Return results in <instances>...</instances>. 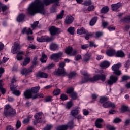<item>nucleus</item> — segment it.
Listing matches in <instances>:
<instances>
[{
	"label": "nucleus",
	"instance_id": "f257e3e1",
	"mask_svg": "<svg viewBox=\"0 0 130 130\" xmlns=\"http://www.w3.org/2000/svg\"><path fill=\"white\" fill-rule=\"evenodd\" d=\"M60 0H36L29 5L27 9V14L31 16H35L36 14L40 13L44 15L45 14V9L44 6H48L50 4L54 3V4L51 9L53 11L54 7H59V1Z\"/></svg>",
	"mask_w": 130,
	"mask_h": 130
},
{
	"label": "nucleus",
	"instance_id": "f03ea898",
	"mask_svg": "<svg viewBox=\"0 0 130 130\" xmlns=\"http://www.w3.org/2000/svg\"><path fill=\"white\" fill-rule=\"evenodd\" d=\"M81 74L83 76H85L84 78L82 79L80 82V84H84V83H87V82H95V81H99V80H101L102 82L105 81L106 79V77L105 75H96L93 78H90V75L88 74L86 71H81Z\"/></svg>",
	"mask_w": 130,
	"mask_h": 130
},
{
	"label": "nucleus",
	"instance_id": "7ed1b4c3",
	"mask_svg": "<svg viewBox=\"0 0 130 130\" xmlns=\"http://www.w3.org/2000/svg\"><path fill=\"white\" fill-rule=\"evenodd\" d=\"M3 114L6 117L14 116V115H16V110L12 108V106L8 104L5 107Z\"/></svg>",
	"mask_w": 130,
	"mask_h": 130
},
{
	"label": "nucleus",
	"instance_id": "20e7f679",
	"mask_svg": "<svg viewBox=\"0 0 130 130\" xmlns=\"http://www.w3.org/2000/svg\"><path fill=\"white\" fill-rule=\"evenodd\" d=\"M75 127V124H74V121H70L67 124L62 125L58 126L57 127V130H67L68 128L70 129H73Z\"/></svg>",
	"mask_w": 130,
	"mask_h": 130
},
{
	"label": "nucleus",
	"instance_id": "39448f33",
	"mask_svg": "<svg viewBox=\"0 0 130 130\" xmlns=\"http://www.w3.org/2000/svg\"><path fill=\"white\" fill-rule=\"evenodd\" d=\"M121 67V63H118L112 67V70L114 71L113 74L117 75V76H120L121 74V71L119 70V69Z\"/></svg>",
	"mask_w": 130,
	"mask_h": 130
},
{
	"label": "nucleus",
	"instance_id": "423d86ee",
	"mask_svg": "<svg viewBox=\"0 0 130 130\" xmlns=\"http://www.w3.org/2000/svg\"><path fill=\"white\" fill-rule=\"evenodd\" d=\"M37 40L38 42H50L53 40V38L52 37L49 38L47 36H43L41 37H37Z\"/></svg>",
	"mask_w": 130,
	"mask_h": 130
},
{
	"label": "nucleus",
	"instance_id": "0eeeda50",
	"mask_svg": "<svg viewBox=\"0 0 130 130\" xmlns=\"http://www.w3.org/2000/svg\"><path fill=\"white\" fill-rule=\"evenodd\" d=\"M23 96L25 99H36V95H33L30 89L26 90L23 93Z\"/></svg>",
	"mask_w": 130,
	"mask_h": 130
},
{
	"label": "nucleus",
	"instance_id": "6e6552de",
	"mask_svg": "<svg viewBox=\"0 0 130 130\" xmlns=\"http://www.w3.org/2000/svg\"><path fill=\"white\" fill-rule=\"evenodd\" d=\"M77 34H79V35H83V34H85L86 36H93V34L89 33L88 32V31L86 30L84 27H81L80 29H77Z\"/></svg>",
	"mask_w": 130,
	"mask_h": 130
},
{
	"label": "nucleus",
	"instance_id": "1a4fd4ad",
	"mask_svg": "<svg viewBox=\"0 0 130 130\" xmlns=\"http://www.w3.org/2000/svg\"><path fill=\"white\" fill-rule=\"evenodd\" d=\"M55 76H67V72H66L64 68H58V70L53 73Z\"/></svg>",
	"mask_w": 130,
	"mask_h": 130
},
{
	"label": "nucleus",
	"instance_id": "9d476101",
	"mask_svg": "<svg viewBox=\"0 0 130 130\" xmlns=\"http://www.w3.org/2000/svg\"><path fill=\"white\" fill-rule=\"evenodd\" d=\"M62 56V52H58L57 53L53 54L51 55L50 57L51 59L54 60L55 62H58V58Z\"/></svg>",
	"mask_w": 130,
	"mask_h": 130
},
{
	"label": "nucleus",
	"instance_id": "9b49d317",
	"mask_svg": "<svg viewBox=\"0 0 130 130\" xmlns=\"http://www.w3.org/2000/svg\"><path fill=\"white\" fill-rule=\"evenodd\" d=\"M103 106L104 107V108H113L114 109L115 107H116V105H115V104L110 102L108 101L106 103L103 104Z\"/></svg>",
	"mask_w": 130,
	"mask_h": 130
},
{
	"label": "nucleus",
	"instance_id": "f8f14e48",
	"mask_svg": "<svg viewBox=\"0 0 130 130\" xmlns=\"http://www.w3.org/2000/svg\"><path fill=\"white\" fill-rule=\"evenodd\" d=\"M117 77L111 75L110 77V79L107 81V83L109 86H112L114 83H116V82H117Z\"/></svg>",
	"mask_w": 130,
	"mask_h": 130
},
{
	"label": "nucleus",
	"instance_id": "ddd939ff",
	"mask_svg": "<svg viewBox=\"0 0 130 130\" xmlns=\"http://www.w3.org/2000/svg\"><path fill=\"white\" fill-rule=\"evenodd\" d=\"M122 7V4L120 3H117L116 4H113L111 5V8L112 11H114V12H118L119 10V8H121Z\"/></svg>",
	"mask_w": 130,
	"mask_h": 130
},
{
	"label": "nucleus",
	"instance_id": "4468645a",
	"mask_svg": "<svg viewBox=\"0 0 130 130\" xmlns=\"http://www.w3.org/2000/svg\"><path fill=\"white\" fill-rule=\"evenodd\" d=\"M49 30L52 36H54V35H56V34L58 33V28L55 27L54 26H51L49 28Z\"/></svg>",
	"mask_w": 130,
	"mask_h": 130
},
{
	"label": "nucleus",
	"instance_id": "2eb2a0df",
	"mask_svg": "<svg viewBox=\"0 0 130 130\" xmlns=\"http://www.w3.org/2000/svg\"><path fill=\"white\" fill-rule=\"evenodd\" d=\"M39 90H40V87L39 86L32 87L31 89H30V91L33 95H36V99L37 98H38V92H39Z\"/></svg>",
	"mask_w": 130,
	"mask_h": 130
},
{
	"label": "nucleus",
	"instance_id": "dca6fc26",
	"mask_svg": "<svg viewBox=\"0 0 130 130\" xmlns=\"http://www.w3.org/2000/svg\"><path fill=\"white\" fill-rule=\"evenodd\" d=\"M42 118V113H38L35 115V118L36 119L37 122H42L45 123V121H42L41 118Z\"/></svg>",
	"mask_w": 130,
	"mask_h": 130
},
{
	"label": "nucleus",
	"instance_id": "f3484780",
	"mask_svg": "<svg viewBox=\"0 0 130 130\" xmlns=\"http://www.w3.org/2000/svg\"><path fill=\"white\" fill-rule=\"evenodd\" d=\"M37 78H43L45 79H47L48 78V74L45 72H39L36 74Z\"/></svg>",
	"mask_w": 130,
	"mask_h": 130
},
{
	"label": "nucleus",
	"instance_id": "a211bd4d",
	"mask_svg": "<svg viewBox=\"0 0 130 130\" xmlns=\"http://www.w3.org/2000/svg\"><path fill=\"white\" fill-rule=\"evenodd\" d=\"M103 119L98 118L95 122V126L98 127V128H102V123H103Z\"/></svg>",
	"mask_w": 130,
	"mask_h": 130
},
{
	"label": "nucleus",
	"instance_id": "6ab92c4d",
	"mask_svg": "<svg viewBox=\"0 0 130 130\" xmlns=\"http://www.w3.org/2000/svg\"><path fill=\"white\" fill-rule=\"evenodd\" d=\"M32 72L33 71L30 69L24 68L21 70V73L23 76H27V75H28L30 73H32Z\"/></svg>",
	"mask_w": 130,
	"mask_h": 130
},
{
	"label": "nucleus",
	"instance_id": "aec40b11",
	"mask_svg": "<svg viewBox=\"0 0 130 130\" xmlns=\"http://www.w3.org/2000/svg\"><path fill=\"white\" fill-rule=\"evenodd\" d=\"M74 22V17L73 16H67L65 19V23L66 24H67L68 25H70V24H72Z\"/></svg>",
	"mask_w": 130,
	"mask_h": 130
},
{
	"label": "nucleus",
	"instance_id": "412c9836",
	"mask_svg": "<svg viewBox=\"0 0 130 130\" xmlns=\"http://www.w3.org/2000/svg\"><path fill=\"white\" fill-rule=\"evenodd\" d=\"M50 49L52 51H55V50H58V45L55 43H52L50 45Z\"/></svg>",
	"mask_w": 130,
	"mask_h": 130
},
{
	"label": "nucleus",
	"instance_id": "4be33fe9",
	"mask_svg": "<svg viewBox=\"0 0 130 130\" xmlns=\"http://www.w3.org/2000/svg\"><path fill=\"white\" fill-rule=\"evenodd\" d=\"M91 59V54L87 53L83 57V61L87 62Z\"/></svg>",
	"mask_w": 130,
	"mask_h": 130
},
{
	"label": "nucleus",
	"instance_id": "5701e85b",
	"mask_svg": "<svg viewBox=\"0 0 130 130\" xmlns=\"http://www.w3.org/2000/svg\"><path fill=\"white\" fill-rule=\"evenodd\" d=\"M25 54V52L24 51H19L17 53V60H22L23 59V56Z\"/></svg>",
	"mask_w": 130,
	"mask_h": 130
},
{
	"label": "nucleus",
	"instance_id": "b1692460",
	"mask_svg": "<svg viewBox=\"0 0 130 130\" xmlns=\"http://www.w3.org/2000/svg\"><path fill=\"white\" fill-rule=\"evenodd\" d=\"M22 32L23 34L26 33L27 35H30V34L32 35L33 34V31L31 30V28H29L28 29H27L26 28H24L23 30L22 31Z\"/></svg>",
	"mask_w": 130,
	"mask_h": 130
},
{
	"label": "nucleus",
	"instance_id": "393cba45",
	"mask_svg": "<svg viewBox=\"0 0 130 130\" xmlns=\"http://www.w3.org/2000/svg\"><path fill=\"white\" fill-rule=\"evenodd\" d=\"M101 68H103V69L108 68L109 66H110V63L107 61H104L101 63Z\"/></svg>",
	"mask_w": 130,
	"mask_h": 130
},
{
	"label": "nucleus",
	"instance_id": "a878e982",
	"mask_svg": "<svg viewBox=\"0 0 130 130\" xmlns=\"http://www.w3.org/2000/svg\"><path fill=\"white\" fill-rule=\"evenodd\" d=\"M106 54L108 56H113V55H116L115 50L112 49L108 50L106 52Z\"/></svg>",
	"mask_w": 130,
	"mask_h": 130
},
{
	"label": "nucleus",
	"instance_id": "bb28decb",
	"mask_svg": "<svg viewBox=\"0 0 130 130\" xmlns=\"http://www.w3.org/2000/svg\"><path fill=\"white\" fill-rule=\"evenodd\" d=\"M125 54L123 51L120 50L116 52V56L117 57H124Z\"/></svg>",
	"mask_w": 130,
	"mask_h": 130
},
{
	"label": "nucleus",
	"instance_id": "cd10ccee",
	"mask_svg": "<svg viewBox=\"0 0 130 130\" xmlns=\"http://www.w3.org/2000/svg\"><path fill=\"white\" fill-rule=\"evenodd\" d=\"M24 19H25V15H24L23 14H21L17 17V22H19L20 23L21 22H23Z\"/></svg>",
	"mask_w": 130,
	"mask_h": 130
},
{
	"label": "nucleus",
	"instance_id": "c85d7f7f",
	"mask_svg": "<svg viewBox=\"0 0 130 130\" xmlns=\"http://www.w3.org/2000/svg\"><path fill=\"white\" fill-rule=\"evenodd\" d=\"M109 11V8L108 6H105L103 7L101 10V14H106V13H108Z\"/></svg>",
	"mask_w": 130,
	"mask_h": 130
},
{
	"label": "nucleus",
	"instance_id": "c756f323",
	"mask_svg": "<svg viewBox=\"0 0 130 130\" xmlns=\"http://www.w3.org/2000/svg\"><path fill=\"white\" fill-rule=\"evenodd\" d=\"M121 22H122V23H129L130 22V15L121 19Z\"/></svg>",
	"mask_w": 130,
	"mask_h": 130
},
{
	"label": "nucleus",
	"instance_id": "7c9ffc66",
	"mask_svg": "<svg viewBox=\"0 0 130 130\" xmlns=\"http://www.w3.org/2000/svg\"><path fill=\"white\" fill-rule=\"evenodd\" d=\"M4 84H3V80H0V91L2 92V94H5L6 93V89L3 88Z\"/></svg>",
	"mask_w": 130,
	"mask_h": 130
},
{
	"label": "nucleus",
	"instance_id": "2f4dec72",
	"mask_svg": "<svg viewBox=\"0 0 130 130\" xmlns=\"http://www.w3.org/2000/svg\"><path fill=\"white\" fill-rule=\"evenodd\" d=\"M98 20V17H95L92 18V19L90 22V26H94V25L96 24V22H97Z\"/></svg>",
	"mask_w": 130,
	"mask_h": 130
},
{
	"label": "nucleus",
	"instance_id": "473e14b6",
	"mask_svg": "<svg viewBox=\"0 0 130 130\" xmlns=\"http://www.w3.org/2000/svg\"><path fill=\"white\" fill-rule=\"evenodd\" d=\"M108 98L105 96L101 98L100 100V102L103 103V104H104V103L106 102H108Z\"/></svg>",
	"mask_w": 130,
	"mask_h": 130
},
{
	"label": "nucleus",
	"instance_id": "72a5a7b5",
	"mask_svg": "<svg viewBox=\"0 0 130 130\" xmlns=\"http://www.w3.org/2000/svg\"><path fill=\"white\" fill-rule=\"evenodd\" d=\"M46 60H47V56L44 53H42V57L40 59V61L41 62H46Z\"/></svg>",
	"mask_w": 130,
	"mask_h": 130
},
{
	"label": "nucleus",
	"instance_id": "f704fd0d",
	"mask_svg": "<svg viewBox=\"0 0 130 130\" xmlns=\"http://www.w3.org/2000/svg\"><path fill=\"white\" fill-rule=\"evenodd\" d=\"M79 112H80L79 110L75 109L71 111V114L72 116H76V115H78V114H79Z\"/></svg>",
	"mask_w": 130,
	"mask_h": 130
},
{
	"label": "nucleus",
	"instance_id": "c9c22d12",
	"mask_svg": "<svg viewBox=\"0 0 130 130\" xmlns=\"http://www.w3.org/2000/svg\"><path fill=\"white\" fill-rule=\"evenodd\" d=\"M30 61H31V59H30V57H26L23 62V66H27L28 63H30Z\"/></svg>",
	"mask_w": 130,
	"mask_h": 130
},
{
	"label": "nucleus",
	"instance_id": "e433bc0d",
	"mask_svg": "<svg viewBox=\"0 0 130 130\" xmlns=\"http://www.w3.org/2000/svg\"><path fill=\"white\" fill-rule=\"evenodd\" d=\"M64 15V10H62L61 12L57 15V20L59 19H62L63 18V16Z\"/></svg>",
	"mask_w": 130,
	"mask_h": 130
},
{
	"label": "nucleus",
	"instance_id": "4c0bfd02",
	"mask_svg": "<svg viewBox=\"0 0 130 130\" xmlns=\"http://www.w3.org/2000/svg\"><path fill=\"white\" fill-rule=\"evenodd\" d=\"M68 32L71 34V35H74L75 34V27H70L68 29Z\"/></svg>",
	"mask_w": 130,
	"mask_h": 130
},
{
	"label": "nucleus",
	"instance_id": "58836bf2",
	"mask_svg": "<svg viewBox=\"0 0 130 130\" xmlns=\"http://www.w3.org/2000/svg\"><path fill=\"white\" fill-rule=\"evenodd\" d=\"M72 51H73V48L71 47H68L65 50V52L67 53V54H71Z\"/></svg>",
	"mask_w": 130,
	"mask_h": 130
},
{
	"label": "nucleus",
	"instance_id": "ea45409f",
	"mask_svg": "<svg viewBox=\"0 0 130 130\" xmlns=\"http://www.w3.org/2000/svg\"><path fill=\"white\" fill-rule=\"evenodd\" d=\"M60 99L62 100V101H64V100H68V95L65 94H62L60 95Z\"/></svg>",
	"mask_w": 130,
	"mask_h": 130
},
{
	"label": "nucleus",
	"instance_id": "a19ab883",
	"mask_svg": "<svg viewBox=\"0 0 130 130\" xmlns=\"http://www.w3.org/2000/svg\"><path fill=\"white\" fill-rule=\"evenodd\" d=\"M76 75L77 73H76V72H71L68 75V78H69V79H71V78H74V77H76Z\"/></svg>",
	"mask_w": 130,
	"mask_h": 130
},
{
	"label": "nucleus",
	"instance_id": "79ce46f5",
	"mask_svg": "<svg viewBox=\"0 0 130 130\" xmlns=\"http://www.w3.org/2000/svg\"><path fill=\"white\" fill-rule=\"evenodd\" d=\"M66 93L67 94H72L74 93V88L73 87L68 88Z\"/></svg>",
	"mask_w": 130,
	"mask_h": 130
},
{
	"label": "nucleus",
	"instance_id": "37998d69",
	"mask_svg": "<svg viewBox=\"0 0 130 130\" xmlns=\"http://www.w3.org/2000/svg\"><path fill=\"white\" fill-rule=\"evenodd\" d=\"M71 97L72 99H74V100H76V99L78 98V95L76 92H73L71 94Z\"/></svg>",
	"mask_w": 130,
	"mask_h": 130
},
{
	"label": "nucleus",
	"instance_id": "c03bdc74",
	"mask_svg": "<svg viewBox=\"0 0 130 130\" xmlns=\"http://www.w3.org/2000/svg\"><path fill=\"white\" fill-rule=\"evenodd\" d=\"M38 24H39V21H35L33 24H31V28H32L33 30H34V29L37 27Z\"/></svg>",
	"mask_w": 130,
	"mask_h": 130
},
{
	"label": "nucleus",
	"instance_id": "a18cd8bd",
	"mask_svg": "<svg viewBox=\"0 0 130 130\" xmlns=\"http://www.w3.org/2000/svg\"><path fill=\"white\" fill-rule=\"evenodd\" d=\"M13 94L15 95V96H19L20 95H21V91H20V90H14L13 91Z\"/></svg>",
	"mask_w": 130,
	"mask_h": 130
},
{
	"label": "nucleus",
	"instance_id": "49530a36",
	"mask_svg": "<svg viewBox=\"0 0 130 130\" xmlns=\"http://www.w3.org/2000/svg\"><path fill=\"white\" fill-rule=\"evenodd\" d=\"M53 93L55 95H59L60 94V89H55Z\"/></svg>",
	"mask_w": 130,
	"mask_h": 130
},
{
	"label": "nucleus",
	"instance_id": "de8ad7c7",
	"mask_svg": "<svg viewBox=\"0 0 130 130\" xmlns=\"http://www.w3.org/2000/svg\"><path fill=\"white\" fill-rule=\"evenodd\" d=\"M72 106H73V102H72V101L67 103V108H68V109H70V108H71V107H72Z\"/></svg>",
	"mask_w": 130,
	"mask_h": 130
},
{
	"label": "nucleus",
	"instance_id": "09e8293b",
	"mask_svg": "<svg viewBox=\"0 0 130 130\" xmlns=\"http://www.w3.org/2000/svg\"><path fill=\"white\" fill-rule=\"evenodd\" d=\"M122 112H126V111H128V107L126 106H123L122 107Z\"/></svg>",
	"mask_w": 130,
	"mask_h": 130
},
{
	"label": "nucleus",
	"instance_id": "8fccbe9b",
	"mask_svg": "<svg viewBox=\"0 0 130 130\" xmlns=\"http://www.w3.org/2000/svg\"><path fill=\"white\" fill-rule=\"evenodd\" d=\"M114 123H119L121 122V119L119 118H115L113 121Z\"/></svg>",
	"mask_w": 130,
	"mask_h": 130
},
{
	"label": "nucleus",
	"instance_id": "3c124183",
	"mask_svg": "<svg viewBox=\"0 0 130 130\" xmlns=\"http://www.w3.org/2000/svg\"><path fill=\"white\" fill-rule=\"evenodd\" d=\"M60 69H64V67H66V63L64 62H60L59 64Z\"/></svg>",
	"mask_w": 130,
	"mask_h": 130
},
{
	"label": "nucleus",
	"instance_id": "603ef678",
	"mask_svg": "<svg viewBox=\"0 0 130 130\" xmlns=\"http://www.w3.org/2000/svg\"><path fill=\"white\" fill-rule=\"evenodd\" d=\"M10 90L14 92V91H16V88H17V86L16 85H13V84H11L10 86Z\"/></svg>",
	"mask_w": 130,
	"mask_h": 130
},
{
	"label": "nucleus",
	"instance_id": "864d4df0",
	"mask_svg": "<svg viewBox=\"0 0 130 130\" xmlns=\"http://www.w3.org/2000/svg\"><path fill=\"white\" fill-rule=\"evenodd\" d=\"M18 48H16L15 47H13L12 50V53L13 54H16V53H17V52H18L17 50H18Z\"/></svg>",
	"mask_w": 130,
	"mask_h": 130
},
{
	"label": "nucleus",
	"instance_id": "5fc2aeb1",
	"mask_svg": "<svg viewBox=\"0 0 130 130\" xmlns=\"http://www.w3.org/2000/svg\"><path fill=\"white\" fill-rule=\"evenodd\" d=\"M37 63H38V62L37 61V57H35L32 61V64L33 66H36L37 65Z\"/></svg>",
	"mask_w": 130,
	"mask_h": 130
},
{
	"label": "nucleus",
	"instance_id": "6e6d98bb",
	"mask_svg": "<svg viewBox=\"0 0 130 130\" xmlns=\"http://www.w3.org/2000/svg\"><path fill=\"white\" fill-rule=\"evenodd\" d=\"M16 127L18 129V128H20L21 127V121L18 120L16 124Z\"/></svg>",
	"mask_w": 130,
	"mask_h": 130
},
{
	"label": "nucleus",
	"instance_id": "4d7b16f0",
	"mask_svg": "<svg viewBox=\"0 0 130 130\" xmlns=\"http://www.w3.org/2000/svg\"><path fill=\"white\" fill-rule=\"evenodd\" d=\"M14 47H16V48H18V49H21V46H20L19 43L15 42L14 43Z\"/></svg>",
	"mask_w": 130,
	"mask_h": 130
},
{
	"label": "nucleus",
	"instance_id": "13d9d810",
	"mask_svg": "<svg viewBox=\"0 0 130 130\" xmlns=\"http://www.w3.org/2000/svg\"><path fill=\"white\" fill-rule=\"evenodd\" d=\"M106 127L109 130H115V128L113 126L110 125H107Z\"/></svg>",
	"mask_w": 130,
	"mask_h": 130
},
{
	"label": "nucleus",
	"instance_id": "bf43d9fd",
	"mask_svg": "<svg viewBox=\"0 0 130 130\" xmlns=\"http://www.w3.org/2000/svg\"><path fill=\"white\" fill-rule=\"evenodd\" d=\"M84 5L85 6H90V5H92V2H91V1H85L84 3Z\"/></svg>",
	"mask_w": 130,
	"mask_h": 130
},
{
	"label": "nucleus",
	"instance_id": "052dcab7",
	"mask_svg": "<svg viewBox=\"0 0 130 130\" xmlns=\"http://www.w3.org/2000/svg\"><path fill=\"white\" fill-rule=\"evenodd\" d=\"M53 67H54V64H50L46 67V69L47 70H51V69H52V68H53Z\"/></svg>",
	"mask_w": 130,
	"mask_h": 130
},
{
	"label": "nucleus",
	"instance_id": "680f3d73",
	"mask_svg": "<svg viewBox=\"0 0 130 130\" xmlns=\"http://www.w3.org/2000/svg\"><path fill=\"white\" fill-rule=\"evenodd\" d=\"M9 58L6 57H4L3 58V60L2 62L0 61V64H1V63H5V62H6V61H7V60H8Z\"/></svg>",
	"mask_w": 130,
	"mask_h": 130
},
{
	"label": "nucleus",
	"instance_id": "e2e57ef3",
	"mask_svg": "<svg viewBox=\"0 0 130 130\" xmlns=\"http://www.w3.org/2000/svg\"><path fill=\"white\" fill-rule=\"evenodd\" d=\"M80 59H82V56L80 54H78L76 56L75 58V60L78 61L80 60Z\"/></svg>",
	"mask_w": 130,
	"mask_h": 130
},
{
	"label": "nucleus",
	"instance_id": "0e129e2a",
	"mask_svg": "<svg viewBox=\"0 0 130 130\" xmlns=\"http://www.w3.org/2000/svg\"><path fill=\"white\" fill-rule=\"evenodd\" d=\"M102 25L104 28H106V26H108V22H107L106 21H103Z\"/></svg>",
	"mask_w": 130,
	"mask_h": 130
},
{
	"label": "nucleus",
	"instance_id": "69168bd1",
	"mask_svg": "<svg viewBox=\"0 0 130 130\" xmlns=\"http://www.w3.org/2000/svg\"><path fill=\"white\" fill-rule=\"evenodd\" d=\"M2 12H5L8 10V7L6 6H4L1 7Z\"/></svg>",
	"mask_w": 130,
	"mask_h": 130
},
{
	"label": "nucleus",
	"instance_id": "338daca9",
	"mask_svg": "<svg viewBox=\"0 0 130 130\" xmlns=\"http://www.w3.org/2000/svg\"><path fill=\"white\" fill-rule=\"evenodd\" d=\"M129 79H130L129 76H124L122 77L123 81H126L127 80H129Z\"/></svg>",
	"mask_w": 130,
	"mask_h": 130
},
{
	"label": "nucleus",
	"instance_id": "774afa93",
	"mask_svg": "<svg viewBox=\"0 0 130 130\" xmlns=\"http://www.w3.org/2000/svg\"><path fill=\"white\" fill-rule=\"evenodd\" d=\"M52 128V126L51 125H50L45 127L44 128V130H51Z\"/></svg>",
	"mask_w": 130,
	"mask_h": 130
}]
</instances>
